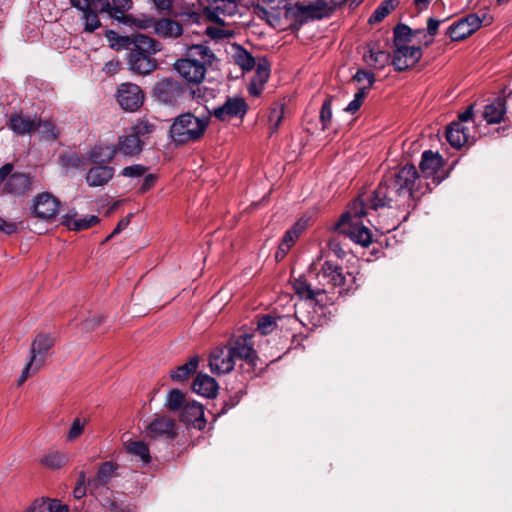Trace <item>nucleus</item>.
<instances>
[{
  "label": "nucleus",
  "instance_id": "1",
  "mask_svg": "<svg viewBox=\"0 0 512 512\" xmlns=\"http://www.w3.org/2000/svg\"><path fill=\"white\" fill-rule=\"evenodd\" d=\"M419 173L412 164H406L397 172L386 175L373 191L368 207L373 210L379 208H401L408 202L417 199L424 192H420L421 182Z\"/></svg>",
  "mask_w": 512,
  "mask_h": 512
},
{
  "label": "nucleus",
  "instance_id": "2",
  "mask_svg": "<svg viewBox=\"0 0 512 512\" xmlns=\"http://www.w3.org/2000/svg\"><path fill=\"white\" fill-rule=\"evenodd\" d=\"M211 114L195 115L187 111L176 116L169 128V136L175 146L200 141L210 124Z\"/></svg>",
  "mask_w": 512,
  "mask_h": 512
},
{
  "label": "nucleus",
  "instance_id": "3",
  "mask_svg": "<svg viewBox=\"0 0 512 512\" xmlns=\"http://www.w3.org/2000/svg\"><path fill=\"white\" fill-rule=\"evenodd\" d=\"M151 97L159 105L177 107L188 99L200 97V90L194 89L183 80L163 77L154 83Z\"/></svg>",
  "mask_w": 512,
  "mask_h": 512
},
{
  "label": "nucleus",
  "instance_id": "4",
  "mask_svg": "<svg viewBox=\"0 0 512 512\" xmlns=\"http://www.w3.org/2000/svg\"><path fill=\"white\" fill-rule=\"evenodd\" d=\"M136 43L128 55L129 69L139 75H148L158 66L153 55L161 50L160 43L144 34H137Z\"/></svg>",
  "mask_w": 512,
  "mask_h": 512
},
{
  "label": "nucleus",
  "instance_id": "5",
  "mask_svg": "<svg viewBox=\"0 0 512 512\" xmlns=\"http://www.w3.org/2000/svg\"><path fill=\"white\" fill-rule=\"evenodd\" d=\"M445 164L443 157L438 153H434L432 150H426L423 152L421 161L419 164L420 171L423 177L431 179V182H427V190L431 191L433 187L439 185L447 176L442 168Z\"/></svg>",
  "mask_w": 512,
  "mask_h": 512
},
{
  "label": "nucleus",
  "instance_id": "6",
  "mask_svg": "<svg viewBox=\"0 0 512 512\" xmlns=\"http://www.w3.org/2000/svg\"><path fill=\"white\" fill-rule=\"evenodd\" d=\"M227 344L234 363L236 360H243L253 369L257 366L259 356L254 349L252 335L244 333L234 336L229 339Z\"/></svg>",
  "mask_w": 512,
  "mask_h": 512
},
{
  "label": "nucleus",
  "instance_id": "7",
  "mask_svg": "<svg viewBox=\"0 0 512 512\" xmlns=\"http://www.w3.org/2000/svg\"><path fill=\"white\" fill-rule=\"evenodd\" d=\"M336 229L340 234L350 238L356 244L368 247L372 243V232L362 222L353 221L350 212L342 214Z\"/></svg>",
  "mask_w": 512,
  "mask_h": 512
},
{
  "label": "nucleus",
  "instance_id": "8",
  "mask_svg": "<svg viewBox=\"0 0 512 512\" xmlns=\"http://www.w3.org/2000/svg\"><path fill=\"white\" fill-rule=\"evenodd\" d=\"M423 56L421 46L400 45L392 51L391 65L396 72H404L413 68Z\"/></svg>",
  "mask_w": 512,
  "mask_h": 512
},
{
  "label": "nucleus",
  "instance_id": "9",
  "mask_svg": "<svg viewBox=\"0 0 512 512\" xmlns=\"http://www.w3.org/2000/svg\"><path fill=\"white\" fill-rule=\"evenodd\" d=\"M485 19V15L480 17L476 13H470L458 21L452 23L447 29L446 34L452 41H462L475 33L481 26Z\"/></svg>",
  "mask_w": 512,
  "mask_h": 512
},
{
  "label": "nucleus",
  "instance_id": "10",
  "mask_svg": "<svg viewBox=\"0 0 512 512\" xmlns=\"http://www.w3.org/2000/svg\"><path fill=\"white\" fill-rule=\"evenodd\" d=\"M292 7L306 23L328 18L333 14V6L329 5L328 0H315L307 5L297 2Z\"/></svg>",
  "mask_w": 512,
  "mask_h": 512
},
{
  "label": "nucleus",
  "instance_id": "11",
  "mask_svg": "<svg viewBox=\"0 0 512 512\" xmlns=\"http://www.w3.org/2000/svg\"><path fill=\"white\" fill-rule=\"evenodd\" d=\"M248 104L242 97H228L225 103L214 108L210 113L219 121H227L231 118L243 119L247 114Z\"/></svg>",
  "mask_w": 512,
  "mask_h": 512
},
{
  "label": "nucleus",
  "instance_id": "12",
  "mask_svg": "<svg viewBox=\"0 0 512 512\" xmlns=\"http://www.w3.org/2000/svg\"><path fill=\"white\" fill-rule=\"evenodd\" d=\"M174 69L186 80V83H200L205 76L206 68L199 59L181 58L174 63Z\"/></svg>",
  "mask_w": 512,
  "mask_h": 512
},
{
  "label": "nucleus",
  "instance_id": "13",
  "mask_svg": "<svg viewBox=\"0 0 512 512\" xmlns=\"http://www.w3.org/2000/svg\"><path fill=\"white\" fill-rule=\"evenodd\" d=\"M117 101L124 110L136 111L144 102V94L138 85L123 83L118 88Z\"/></svg>",
  "mask_w": 512,
  "mask_h": 512
},
{
  "label": "nucleus",
  "instance_id": "14",
  "mask_svg": "<svg viewBox=\"0 0 512 512\" xmlns=\"http://www.w3.org/2000/svg\"><path fill=\"white\" fill-rule=\"evenodd\" d=\"M60 201L48 192H43L34 198L32 215L45 220L56 217Z\"/></svg>",
  "mask_w": 512,
  "mask_h": 512
},
{
  "label": "nucleus",
  "instance_id": "15",
  "mask_svg": "<svg viewBox=\"0 0 512 512\" xmlns=\"http://www.w3.org/2000/svg\"><path fill=\"white\" fill-rule=\"evenodd\" d=\"M146 434L151 439L162 437L172 441L178 435L176 422L166 416H156L146 427Z\"/></svg>",
  "mask_w": 512,
  "mask_h": 512
},
{
  "label": "nucleus",
  "instance_id": "16",
  "mask_svg": "<svg viewBox=\"0 0 512 512\" xmlns=\"http://www.w3.org/2000/svg\"><path fill=\"white\" fill-rule=\"evenodd\" d=\"M209 367L211 372L215 374H226L234 369V362L228 344L212 350L209 357Z\"/></svg>",
  "mask_w": 512,
  "mask_h": 512
},
{
  "label": "nucleus",
  "instance_id": "17",
  "mask_svg": "<svg viewBox=\"0 0 512 512\" xmlns=\"http://www.w3.org/2000/svg\"><path fill=\"white\" fill-rule=\"evenodd\" d=\"M179 420L187 425L192 424L195 428L203 430L206 426L204 407L197 401H188L179 411Z\"/></svg>",
  "mask_w": 512,
  "mask_h": 512
},
{
  "label": "nucleus",
  "instance_id": "18",
  "mask_svg": "<svg viewBox=\"0 0 512 512\" xmlns=\"http://www.w3.org/2000/svg\"><path fill=\"white\" fill-rule=\"evenodd\" d=\"M292 284L295 294L299 296L300 299L305 301H314L315 304L319 306L325 305V290L313 289L304 276H299L294 279Z\"/></svg>",
  "mask_w": 512,
  "mask_h": 512
},
{
  "label": "nucleus",
  "instance_id": "19",
  "mask_svg": "<svg viewBox=\"0 0 512 512\" xmlns=\"http://www.w3.org/2000/svg\"><path fill=\"white\" fill-rule=\"evenodd\" d=\"M297 323V318L290 315L272 316L265 314L258 318L257 330L263 336L269 335L275 329L283 328L284 326H292Z\"/></svg>",
  "mask_w": 512,
  "mask_h": 512
},
{
  "label": "nucleus",
  "instance_id": "20",
  "mask_svg": "<svg viewBox=\"0 0 512 512\" xmlns=\"http://www.w3.org/2000/svg\"><path fill=\"white\" fill-rule=\"evenodd\" d=\"M115 169L108 165H94L86 173V183L90 187L106 185L114 176Z\"/></svg>",
  "mask_w": 512,
  "mask_h": 512
},
{
  "label": "nucleus",
  "instance_id": "21",
  "mask_svg": "<svg viewBox=\"0 0 512 512\" xmlns=\"http://www.w3.org/2000/svg\"><path fill=\"white\" fill-rule=\"evenodd\" d=\"M117 464L106 461L103 462L97 471V474L93 478H88L87 485L90 492L93 494L100 487L106 486L110 480L115 476Z\"/></svg>",
  "mask_w": 512,
  "mask_h": 512
},
{
  "label": "nucleus",
  "instance_id": "22",
  "mask_svg": "<svg viewBox=\"0 0 512 512\" xmlns=\"http://www.w3.org/2000/svg\"><path fill=\"white\" fill-rule=\"evenodd\" d=\"M31 177L22 172L12 173L4 183L3 190L16 196L24 195L31 189Z\"/></svg>",
  "mask_w": 512,
  "mask_h": 512
},
{
  "label": "nucleus",
  "instance_id": "23",
  "mask_svg": "<svg viewBox=\"0 0 512 512\" xmlns=\"http://www.w3.org/2000/svg\"><path fill=\"white\" fill-rule=\"evenodd\" d=\"M446 139L454 148H461L469 143V129L460 122H451L446 128Z\"/></svg>",
  "mask_w": 512,
  "mask_h": 512
},
{
  "label": "nucleus",
  "instance_id": "24",
  "mask_svg": "<svg viewBox=\"0 0 512 512\" xmlns=\"http://www.w3.org/2000/svg\"><path fill=\"white\" fill-rule=\"evenodd\" d=\"M192 391L206 398H215L218 392V383L208 374L199 373L192 382Z\"/></svg>",
  "mask_w": 512,
  "mask_h": 512
},
{
  "label": "nucleus",
  "instance_id": "25",
  "mask_svg": "<svg viewBox=\"0 0 512 512\" xmlns=\"http://www.w3.org/2000/svg\"><path fill=\"white\" fill-rule=\"evenodd\" d=\"M99 222V218L95 215L86 216L84 218H77V212H71L62 216L61 224L66 226L69 230L82 231L86 230Z\"/></svg>",
  "mask_w": 512,
  "mask_h": 512
},
{
  "label": "nucleus",
  "instance_id": "26",
  "mask_svg": "<svg viewBox=\"0 0 512 512\" xmlns=\"http://www.w3.org/2000/svg\"><path fill=\"white\" fill-rule=\"evenodd\" d=\"M483 117L488 124H498L507 121V111L503 97L494 99L484 108Z\"/></svg>",
  "mask_w": 512,
  "mask_h": 512
},
{
  "label": "nucleus",
  "instance_id": "27",
  "mask_svg": "<svg viewBox=\"0 0 512 512\" xmlns=\"http://www.w3.org/2000/svg\"><path fill=\"white\" fill-rule=\"evenodd\" d=\"M154 32L164 38H178L183 34L182 24L170 18L156 19Z\"/></svg>",
  "mask_w": 512,
  "mask_h": 512
},
{
  "label": "nucleus",
  "instance_id": "28",
  "mask_svg": "<svg viewBox=\"0 0 512 512\" xmlns=\"http://www.w3.org/2000/svg\"><path fill=\"white\" fill-rule=\"evenodd\" d=\"M9 128L18 135H25L36 130V118L20 113L11 114Z\"/></svg>",
  "mask_w": 512,
  "mask_h": 512
},
{
  "label": "nucleus",
  "instance_id": "29",
  "mask_svg": "<svg viewBox=\"0 0 512 512\" xmlns=\"http://www.w3.org/2000/svg\"><path fill=\"white\" fill-rule=\"evenodd\" d=\"M116 155L115 146H95L87 153L88 164L107 165Z\"/></svg>",
  "mask_w": 512,
  "mask_h": 512
},
{
  "label": "nucleus",
  "instance_id": "30",
  "mask_svg": "<svg viewBox=\"0 0 512 512\" xmlns=\"http://www.w3.org/2000/svg\"><path fill=\"white\" fill-rule=\"evenodd\" d=\"M143 146V141L133 132L120 136L118 140V144L115 147L116 153L120 152L124 155H135L141 152Z\"/></svg>",
  "mask_w": 512,
  "mask_h": 512
},
{
  "label": "nucleus",
  "instance_id": "31",
  "mask_svg": "<svg viewBox=\"0 0 512 512\" xmlns=\"http://www.w3.org/2000/svg\"><path fill=\"white\" fill-rule=\"evenodd\" d=\"M105 37L109 42V46L117 51L120 50H132L137 40V34L133 36H121L118 35L114 30H106Z\"/></svg>",
  "mask_w": 512,
  "mask_h": 512
},
{
  "label": "nucleus",
  "instance_id": "32",
  "mask_svg": "<svg viewBox=\"0 0 512 512\" xmlns=\"http://www.w3.org/2000/svg\"><path fill=\"white\" fill-rule=\"evenodd\" d=\"M199 365V356H192L186 363L178 366L175 370H171L170 377L174 382H184L193 375Z\"/></svg>",
  "mask_w": 512,
  "mask_h": 512
},
{
  "label": "nucleus",
  "instance_id": "33",
  "mask_svg": "<svg viewBox=\"0 0 512 512\" xmlns=\"http://www.w3.org/2000/svg\"><path fill=\"white\" fill-rule=\"evenodd\" d=\"M321 272L325 278L329 279V282L334 286H344L346 282L345 275L343 274V268L330 260H326L321 268Z\"/></svg>",
  "mask_w": 512,
  "mask_h": 512
},
{
  "label": "nucleus",
  "instance_id": "34",
  "mask_svg": "<svg viewBox=\"0 0 512 512\" xmlns=\"http://www.w3.org/2000/svg\"><path fill=\"white\" fill-rule=\"evenodd\" d=\"M53 345L54 338L51 335L38 334L31 345V357L34 355L36 358H42L44 363L45 355L53 347Z\"/></svg>",
  "mask_w": 512,
  "mask_h": 512
},
{
  "label": "nucleus",
  "instance_id": "35",
  "mask_svg": "<svg viewBox=\"0 0 512 512\" xmlns=\"http://www.w3.org/2000/svg\"><path fill=\"white\" fill-rule=\"evenodd\" d=\"M125 450L128 454L140 458L143 464H149L151 462L149 447L141 440L126 441Z\"/></svg>",
  "mask_w": 512,
  "mask_h": 512
},
{
  "label": "nucleus",
  "instance_id": "36",
  "mask_svg": "<svg viewBox=\"0 0 512 512\" xmlns=\"http://www.w3.org/2000/svg\"><path fill=\"white\" fill-rule=\"evenodd\" d=\"M186 55L187 58L190 59H199L201 62H203V64L205 62L211 64L212 60L215 57L212 50L208 46L203 44H194L189 46Z\"/></svg>",
  "mask_w": 512,
  "mask_h": 512
},
{
  "label": "nucleus",
  "instance_id": "37",
  "mask_svg": "<svg viewBox=\"0 0 512 512\" xmlns=\"http://www.w3.org/2000/svg\"><path fill=\"white\" fill-rule=\"evenodd\" d=\"M36 130L42 139L46 141H55L59 137V130L51 120L36 119Z\"/></svg>",
  "mask_w": 512,
  "mask_h": 512
},
{
  "label": "nucleus",
  "instance_id": "38",
  "mask_svg": "<svg viewBox=\"0 0 512 512\" xmlns=\"http://www.w3.org/2000/svg\"><path fill=\"white\" fill-rule=\"evenodd\" d=\"M413 29L407 24L398 23L393 28V47L408 45L412 41Z\"/></svg>",
  "mask_w": 512,
  "mask_h": 512
},
{
  "label": "nucleus",
  "instance_id": "39",
  "mask_svg": "<svg viewBox=\"0 0 512 512\" xmlns=\"http://www.w3.org/2000/svg\"><path fill=\"white\" fill-rule=\"evenodd\" d=\"M363 58L368 66L377 70H381L385 68L388 64H391L392 53L385 51L378 52L375 54H364Z\"/></svg>",
  "mask_w": 512,
  "mask_h": 512
},
{
  "label": "nucleus",
  "instance_id": "40",
  "mask_svg": "<svg viewBox=\"0 0 512 512\" xmlns=\"http://www.w3.org/2000/svg\"><path fill=\"white\" fill-rule=\"evenodd\" d=\"M69 461L66 454L59 451H50L44 455L40 462L41 464L49 469H59Z\"/></svg>",
  "mask_w": 512,
  "mask_h": 512
},
{
  "label": "nucleus",
  "instance_id": "41",
  "mask_svg": "<svg viewBox=\"0 0 512 512\" xmlns=\"http://www.w3.org/2000/svg\"><path fill=\"white\" fill-rule=\"evenodd\" d=\"M187 402L185 394L179 389L174 388L168 392L165 406L169 411L176 412L180 411Z\"/></svg>",
  "mask_w": 512,
  "mask_h": 512
},
{
  "label": "nucleus",
  "instance_id": "42",
  "mask_svg": "<svg viewBox=\"0 0 512 512\" xmlns=\"http://www.w3.org/2000/svg\"><path fill=\"white\" fill-rule=\"evenodd\" d=\"M85 11H83V19L85 21L84 31L93 33L96 29L101 27V22L99 20V14H101L98 10H95L92 7H89V4H83Z\"/></svg>",
  "mask_w": 512,
  "mask_h": 512
},
{
  "label": "nucleus",
  "instance_id": "43",
  "mask_svg": "<svg viewBox=\"0 0 512 512\" xmlns=\"http://www.w3.org/2000/svg\"><path fill=\"white\" fill-rule=\"evenodd\" d=\"M120 23L129 26H135L139 29L155 28L156 19L154 17L143 16L142 18H136L133 15L122 16L119 19Z\"/></svg>",
  "mask_w": 512,
  "mask_h": 512
},
{
  "label": "nucleus",
  "instance_id": "44",
  "mask_svg": "<svg viewBox=\"0 0 512 512\" xmlns=\"http://www.w3.org/2000/svg\"><path fill=\"white\" fill-rule=\"evenodd\" d=\"M109 16L118 21L120 17L127 16L125 13L132 9L133 0H110Z\"/></svg>",
  "mask_w": 512,
  "mask_h": 512
},
{
  "label": "nucleus",
  "instance_id": "45",
  "mask_svg": "<svg viewBox=\"0 0 512 512\" xmlns=\"http://www.w3.org/2000/svg\"><path fill=\"white\" fill-rule=\"evenodd\" d=\"M101 505L108 512H133L135 508L133 504L117 500L115 497L103 498Z\"/></svg>",
  "mask_w": 512,
  "mask_h": 512
},
{
  "label": "nucleus",
  "instance_id": "46",
  "mask_svg": "<svg viewBox=\"0 0 512 512\" xmlns=\"http://www.w3.org/2000/svg\"><path fill=\"white\" fill-rule=\"evenodd\" d=\"M235 63L246 72L253 70L256 66V59L253 55L243 47H238V51L234 56Z\"/></svg>",
  "mask_w": 512,
  "mask_h": 512
},
{
  "label": "nucleus",
  "instance_id": "47",
  "mask_svg": "<svg viewBox=\"0 0 512 512\" xmlns=\"http://www.w3.org/2000/svg\"><path fill=\"white\" fill-rule=\"evenodd\" d=\"M60 161L64 167H72L75 169L85 168L88 165L87 158L76 152L62 154Z\"/></svg>",
  "mask_w": 512,
  "mask_h": 512
},
{
  "label": "nucleus",
  "instance_id": "48",
  "mask_svg": "<svg viewBox=\"0 0 512 512\" xmlns=\"http://www.w3.org/2000/svg\"><path fill=\"white\" fill-rule=\"evenodd\" d=\"M270 67V62L266 57H261L256 61V74L253 79H256L260 86H264L268 81L270 77Z\"/></svg>",
  "mask_w": 512,
  "mask_h": 512
},
{
  "label": "nucleus",
  "instance_id": "49",
  "mask_svg": "<svg viewBox=\"0 0 512 512\" xmlns=\"http://www.w3.org/2000/svg\"><path fill=\"white\" fill-rule=\"evenodd\" d=\"M284 9L285 18L292 20L288 26V30L291 33H298L302 26L306 24L305 20L294 10L292 5H286Z\"/></svg>",
  "mask_w": 512,
  "mask_h": 512
},
{
  "label": "nucleus",
  "instance_id": "50",
  "mask_svg": "<svg viewBox=\"0 0 512 512\" xmlns=\"http://www.w3.org/2000/svg\"><path fill=\"white\" fill-rule=\"evenodd\" d=\"M284 117L283 105L271 108L268 116L270 135L277 132Z\"/></svg>",
  "mask_w": 512,
  "mask_h": 512
},
{
  "label": "nucleus",
  "instance_id": "51",
  "mask_svg": "<svg viewBox=\"0 0 512 512\" xmlns=\"http://www.w3.org/2000/svg\"><path fill=\"white\" fill-rule=\"evenodd\" d=\"M332 96H327L324 100L320 110V122L322 124V130L325 131L329 128L332 119Z\"/></svg>",
  "mask_w": 512,
  "mask_h": 512
},
{
  "label": "nucleus",
  "instance_id": "52",
  "mask_svg": "<svg viewBox=\"0 0 512 512\" xmlns=\"http://www.w3.org/2000/svg\"><path fill=\"white\" fill-rule=\"evenodd\" d=\"M43 365L42 358H36L34 355L30 357V361L24 367L22 374L18 380V384L21 385L24 383L30 374L36 373Z\"/></svg>",
  "mask_w": 512,
  "mask_h": 512
},
{
  "label": "nucleus",
  "instance_id": "53",
  "mask_svg": "<svg viewBox=\"0 0 512 512\" xmlns=\"http://www.w3.org/2000/svg\"><path fill=\"white\" fill-rule=\"evenodd\" d=\"M245 394V391L243 389H239L235 391L233 394H230L227 399L223 400L222 407L220 411L218 412V416L226 414L229 410L236 407L243 395Z\"/></svg>",
  "mask_w": 512,
  "mask_h": 512
},
{
  "label": "nucleus",
  "instance_id": "54",
  "mask_svg": "<svg viewBox=\"0 0 512 512\" xmlns=\"http://www.w3.org/2000/svg\"><path fill=\"white\" fill-rule=\"evenodd\" d=\"M369 92V87H361L354 95V99L348 104L345 108L346 112L351 114L356 113L362 106L367 94Z\"/></svg>",
  "mask_w": 512,
  "mask_h": 512
},
{
  "label": "nucleus",
  "instance_id": "55",
  "mask_svg": "<svg viewBox=\"0 0 512 512\" xmlns=\"http://www.w3.org/2000/svg\"><path fill=\"white\" fill-rule=\"evenodd\" d=\"M148 167L141 164H134L131 166L124 167L121 170V175L125 177L138 178L146 174Z\"/></svg>",
  "mask_w": 512,
  "mask_h": 512
},
{
  "label": "nucleus",
  "instance_id": "56",
  "mask_svg": "<svg viewBox=\"0 0 512 512\" xmlns=\"http://www.w3.org/2000/svg\"><path fill=\"white\" fill-rule=\"evenodd\" d=\"M348 212H350L353 221L361 222V218L366 214L363 200L356 199L353 201Z\"/></svg>",
  "mask_w": 512,
  "mask_h": 512
},
{
  "label": "nucleus",
  "instance_id": "57",
  "mask_svg": "<svg viewBox=\"0 0 512 512\" xmlns=\"http://www.w3.org/2000/svg\"><path fill=\"white\" fill-rule=\"evenodd\" d=\"M391 12L389 8L381 2L379 6L374 10L371 16L368 19V23L370 25L381 22L386 16H388Z\"/></svg>",
  "mask_w": 512,
  "mask_h": 512
},
{
  "label": "nucleus",
  "instance_id": "58",
  "mask_svg": "<svg viewBox=\"0 0 512 512\" xmlns=\"http://www.w3.org/2000/svg\"><path fill=\"white\" fill-rule=\"evenodd\" d=\"M155 126L148 121H141L132 127V132L136 134L140 139L146 135L152 133Z\"/></svg>",
  "mask_w": 512,
  "mask_h": 512
},
{
  "label": "nucleus",
  "instance_id": "59",
  "mask_svg": "<svg viewBox=\"0 0 512 512\" xmlns=\"http://www.w3.org/2000/svg\"><path fill=\"white\" fill-rule=\"evenodd\" d=\"M157 179H158V176L156 174H153V173L145 174L142 184L137 190V193L142 195V194H145L146 192L150 191L152 188H154V186L157 182Z\"/></svg>",
  "mask_w": 512,
  "mask_h": 512
},
{
  "label": "nucleus",
  "instance_id": "60",
  "mask_svg": "<svg viewBox=\"0 0 512 512\" xmlns=\"http://www.w3.org/2000/svg\"><path fill=\"white\" fill-rule=\"evenodd\" d=\"M50 499H36L26 512H51Z\"/></svg>",
  "mask_w": 512,
  "mask_h": 512
},
{
  "label": "nucleus",
  "instance_id": "61",
  "mask_svg": "<svg viewBox=\"0 0 512 512\" xmlns=\"http://www.w3.org/2000/svg\"><path fill=\"white\" fill-rule=\"evenodd\" d=\"M352 79H353V81H356V82H362L364 80H367L368 81L367 87H369V89L373 86V84L376 81L374 73L371 71H368V70H364V69H358Z\"/></svg>",
  "mask_w": 512,
  "mask_h": 512
},
{
  "label": "nucleus",
  "instance_id": "62",
  "mask_svg": "<svg viewBox=\"0 0 512 512\" xmlns=\"http://www.w3.org/2000/svg\"><path fill=\"white\" fill-rule=\"evenodd\" d=\"M84 422H81L80 418H75L71 428L69 429L67 439L68 440H75L78 438L84 431Z\"/></svg>",
  "mask_w": 512,
  "mask_h": 512
},
{
  "label": "nucleus",
  "instance_id": "63",
  "mask_svg": "<svg viewBox=\"0 0 512 512\" xmlns=\"http://www.w3.org/2000/svg\"><path fill=\"white\" fill-rule=\"evenodd\" d=\"M103 321H104L103 316L93 315L92 317H89L82 322V324H81L82 329L85 331H93L97 327H99Z\"/></svg>",
  "mask_w": 512,
  "mask_h": 512
},
{
  "label": "nucleus",
  "instance_id": "64",
  "mask_svg": "<svg viewBox=\"0 0 512 512\" xmlns=\"http://www.w3.org/2000/svg\"><path fill=\"white\" fill-rule=\"evenodd\" d=\"M84 4H89V7L98 10L100 13H107L109 15L110 0H85Z\"/></svg>",
  "mask_w": 512,
  "mask_h": 512
}]
</instances>
